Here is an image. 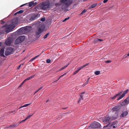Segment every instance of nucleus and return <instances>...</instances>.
I'll list each match as a JSON object with an SVG mask.
<instances>
[{"mask_svg":"<svg viewBox=\"0 0 129 129\" xmlns=\"http://www.w3.org/2000/svg\"><path fill=\"white\" fill-rule=\"evenodd\" d=\"M116 115L113 116L112 117H111L110 118L108 117H106L103 119V121L105 123H108V124L106 126H104V127H106L108 126L110 123L111 121L116 118L117 117V113H115Z\"/></svg>","mask_w":129,"mask_h":129,"instance_id":"obj_1","label":"nucleus"},{"mask_svg":"<svg viewBox=\"0 0 129 129\" xmlns=\"http://www.w3.org/2000/svg\"><path fill=\"white\" fill-rule=\"evenodd\" d=\"M3 27H6V32L7 33H8L11 31L15 28V26L13 23L10 24L8 25L6 23Z\"/></svg>","mask_w":129,"mask_h":129,"instance_id":"obj_2","label":"nucleus"},{"mask_svg":"<svg viewBox=\"0 0 129 129\" xmlns=\"http://www.w3.org/2000/svg\"><path fill=\"white\" fill-rule=\"evenodd\" d=\"M51 6V4L49 2H46L43 3L41 5V8L42 9L45 10Z\"/></svg>","mask_w":129,"mask_h":129,"instance_id":"obj_3","label":"nucleus"},{"mask_svg":"<svg viewBox=\"0 0 129 129\" xmlns=\"http://www.w3.org/2000/svg\"><path fill=\"white\" fill-rule=\"evenodd\" d=\"M60 2L62 3H64L62 6V9H66L70 5V0H60Z\"/></svg>","mask_w":129,"mask_h":129,"instance_id":"obj_4","label":"nucleus"},{"mask_svg":"<svg viewBox=\"0 0 129 129\" xmlns=\"http://www.w3.org/2000/svg\"><path fill=\"white\" fill-rule=\"evenodd\" d=\"M101 126V124L100 123L94 121L90 124V126L92 128H96L100 127Z\"/></svg>","mask_w":129,"mask_h":129,"instance_id":"obj_5","label":"nucleus"},{"mask_svg":"<svg viewBox=\"0 0 129 129\" xmlns=\"http://www.w3.org/2000/svg\"><path fill=\"white\" fill-rule=\"evenodd\" d=\"M31 29V27L30 26H27L20 28L19 30L24 31L26 32H29Z\"/></svg>","mask_w":129,"mask_h":129,"instance_id":"obj_6","label":"nucleus"},{"mask_svg":"<svg viewBox=\"0 0 129 129\" xmlns=\"http://www.w3.org/2000/svg\"><path fill=\"white\" fill-rule=\"evenodd\" d=\"M13 50V49L12 48H7L6 50L5 54L7 56L11 54H12V52Z\"/></svg>","mask_w":129,"mask_h":129,"instance_id":"obj_7","label":"nucleus"},{"mask_svg":"<svg viewBox=\"0 0 129 129\" xmlns=\"http://www.w3.org/2000/svg\"><path fill=\"white\" fill-rule=\"evenodd\" d=\"M80 96V98L79 99V100L78 101L79 103L83 100L84 98L86 97L87 96V94L85 92H84L81 93Z\"/></svg>","mask_w":129,"mask_h":129,"instance_id":"obj_8","label":"nucleus"},{"mask_svg":"<svg viewBox=\"0 0 129 129\" xmlns=\"http://www.w3.org/2000/svg\"><path fill=\"white\" fill-rule=\"evenodd\" d=\"M44 28L42 26V25L40 26V27L38 28V30L36 31V34L37 35H39L44 30Z\"/></svg>","mask_w":129,"mask_h":129,"instance_id":"obj_9","label":"nucleus"},{"mask_svg":"<svg viewBox=\"0 0 129 129\" xmlns=\"http://www.w3.org/2000/svg\"><path fill=\"white\" fill-rule=\"evenodd\" d=\"M12 42V41L11 38H9L6 41L5 43L6 45H9L11 44Z\"/></svg>","mask_w":129,"mask_h":129,"instance_id":"obj_10","label":"nucleus"},{"mask_svg":"<svg viewBox=\"0 0 129 129\" xmlns=\"http://www.w3.org/2000/svg\"><path fill=\"white\" fill-rule=\"evenodd\" d=\"M128 89H127V90H126L124 91V92L122 93V95H121L117 99V100H120V99H121L122 98H123L125 95V94H126L127 93V92H128Z\"/></svg>","mask_w":129,"mask_h":129,"instance_id":"obj_11","label":"nucleus"},{"mask_svg":"<svg viewBox=\"0 0 129 129\" xmlns=\"http://www.w3.org/2000/svg\"><path fill=\"white\" fill-rule=\"evenodd\" d=\"M112 111L113 113H115V115L114 116L116 115L115 113H117V117L118 116V112H117V107H113L112 109Z\"/></svg>","mask_w":129,"mask_h":129,"instance_id":"obj_12","label":"nucleus"},{"mask_svg":"<svg viewBox=\"0 0 129 129\" xmlns=\"http://www.w3.org/2000/svg\"><path fill=\"white\" fill-rule=\"evenodd\" d=\"M25 38V37L24 36H21L18 37V39L21 42H23Z\"/></svg>","mask_w":129,"mask_h":129,"instance_id":"obj_13","label":"nucleus"},{"mask_svg":"<svg viewBox=\"0 0 129 129\" xmlns=\"http://www.w3.org/2000/svg\"><path fill=\"white\" fill-rule=\"evenodd\" d=\"M4 48H2L0 50V55L2 56H4Z\"/></svg>","mask_w":129,"mask_h":129,"instance_id":"obj_14","label":"nucleus"},{"mask_svg":"<svg viewBox=\"0 0 129 129\" xmlns=\"http://www.w3.org/2000/svg\"><path fill=\"white\" fill-rule=\"evenodd\" d=\"M128 114V112H127L125 111L124 112H123L120 115V117H124L126 115H127Z\"/></svg>","mask_w":129,"mask_h":129,"instance_id":"obj_15","label":"nucleus"},{"mask_svg":"<svg viewBox=\"0 0 129 129\" xmlns=\"http://www.w3.org/2000/svg\"><path fill=\"white\" fill-rule=\"evenodd\" d=\"M19 40L18 39V37L16 39L15 42V44H17L20 43L21 42H20Z\"/></svg>","mask_w":129,"mask_h":129,"instance_id":"obj_16","label":"nucleus"},{"mask_svg":"<svg viewBox=\"0 0 129 129\" xmlns=\"http://www.w3.org/2000/svg\"><path fill=\"white\" fill-rule=\"evenodd\" d=\"M82 68H81V67H80L73 74L74 75H75L77 74L78 72Z\"/></svg>","mask_w":129,"mask_h":129,"instance_id":"obj_17","label":"nucleus"},{"mask_svg":"<svg viewBox=\"0 0 129 129\" xmlns=\"http://www.w3.org/2000/svg\"><path fill=\"white\" fill-rule=\"evenodd\" d=\"M30 104V103L27 104H25L24 105H23V106H22L20 107L19 108V109H21L22 108H23V107H26L28 106Z\"/></svg>","mask_w":129,"mask_h":129,"instance_id":"obj_18","label":"nucleus"},{"mask_svg":"<svg viewBox=\"0 0 129 129\" xmlns=\"http://www.w3.org/2000/svg\"><path fill=\"white\" fill-rule=\"evenodd\" d=\"M35 5V4H34V3L33 2H31L29 3V6L30 7H32V6H34Z\"/></svg>","mask_w":129,"mask_h":129,"instance_id":"obj_19","label":"nucleus"},{"mask_svg":"<svg viewBox=\"0 0 129 129\" xmlns=\"http://www.w3.org/2000/svg\"><path fill=\"white\" fill-rule=\"evenodd\" d=\"M97 4H93V5H92L89 8V9H92L94 7H95L96 5H97Z\"/></svg>","mask_w":129,"mask_h":129,"instance_id":"obj_20","label":"nucleus"},{"mask_svg":"<svg viewBox=\"0 0 129 129\" xmlns=\"http://www.w3.org/2000/svg\"><path fill=\"white\" fill-rule=\"evenodd\" d=\"M34 76H35V75H34L32 76H31L29 77H28V78H27L26 79V80H30L31 79H32L34 77Z\"/></svg>","mask_w":129,"mask_h":129,"instance_id":"obj_21","label":"nucleus"},{"mask_svg":"<svg viewBox=\"0 0 129 129\" xmlns=\"http://www.w3.org/2000/svg\"><path fill=\"white\" fill-rule=\"evenodd\" d=\"M124 102L126 103L127 104L129 103V98H127L126 99L124 100Z\"/></svg>","mask_w":129,"mask_h":129,"instance_id":"obj_22","label":"nucleus"},{"mask_svg":"<svg viewBox=\"0 0 129 129\" xmlns=\"http://www.w3.org/2000/svg\"><path fill=\"white\" fill-rule=\"evenodd\" d=\"M69 64H68L67 65H65V66H63V67L61 68L60 69V71H61L64 69H65V68H66V67H67Z\"/></svg>","mask_w":129,"mask_h":129,"instance_id":"obj_23","label":"nucleus"},{"mask_svg":"<svg viewBox=\"0 0 129 129\" xmlns=\"http://www.w3.org/2000/svg\"><path fill=\"white\" fill-rule=\"evenodd\" d=\"M103 41V40L102 39H95L94 41L95 42H97V41L101 42Z\"/></svg>","mask_w":129,"mask_h":129,"instance_id":"obj_24","label":"nucleus"},{"mask_svg":"<svg viewBox=\"0 0 129 129\" xmlns=\"http://www.w3.org/2000/svg\"><path fill=\"white\" fill-rule=\"evenodd\" d=\"M49 34V33L47 34L44 36L43 38L44 39H46L47 37Z\"/></svg>","mask_w":129,"mask_h":129,"instance_id":"obj_25","label":"nucleus"},{"mask_svg":"<svg viewBox=\"0 0 129 129\" xmlns=\"http://www.w3.org/2000/svg\"><path fill=\"white\" fill-rule=\"evenodd\" d=\"M127 104L126 103L124 102V101L121 103V104L123 106H125Z\"/></svg>","mask_w":129,"mask_h":129,"instance_id":"obj_26","label":"nucleus"},{"mask_svg":"<svg viewBox=\"0 0 129 129\" xmlns=\"http://www.w3.org/2000/svg\"><path fill=\"white\" fill-rule=\"evenodd\" d=\"M100 73V72L99 71H96L95 72V74L96 75H99Z\"/></svg>","mask_w":129,"mask_h":129,"instance_id":"obj_27","label":"nucleus"},{"mask_svg":"<svg viewBox=\"0 0 129 129\" xmlns=\"http://www.w3.org/2000/svg\"><path fill=\"white\" fill-rule=\"evenodd\" d=\"M88 64H89V63H87L86 64H84V65H83V66L81 67V68L83 69L84 67L87 66Z\"/></svg>","mask_w":129,"mask_h":129,"instance_id":"obj_28","label":"nucleus"},{"mask_svg":"<svg viewBox=\"0 0 129 129\" xmlns=\"http://www.w3.org/2000/svg\"><path fill=\"white\" fill-rule=\"evenodd\" d=\"M24 12V11L23 10H20L17 12L18 14H21L23 13Z\"/></svg>","mask_w":129,"mask_h":129,"instance_id":"obj_29","label":"nucleus"},{"mask_svg":"<svg viewBox=\"0 0 129 129\" xmlns=\"http://www.w3.org/2000/svg\"><path fill=\"white\" fill-rule=\"evenodd\" d=\"M86 11V10L84 9V10H83L82 12L81 13V15H82L83 14H84V13H85Z\"/></svg>","mask_w":129,"mask_h":129,"instance_id":"obj_30","label":"nucleus"},{"mask_svg":"<svg viewBox=\"0 0 129 129\" xmlns=\"http://www.w3.org/2000/svg\"><path fill=\"white\" fill-rule=\"evenodd\" d=\"M45 17L42 18L40 19V21H44L45 20Z\"/></svg>","mask_w":129,"mask_h":129,"instance_id":"obj_31","label":"nucleus"},{"mask_svg":"<svg viewBox=\"0 0 129 129\" xmlns=\"http://www.w3.org/2000/svg\"><path fill=\"white\" fill-rule=\"evenodd\" d=\"M118 96L117 94H116L114 96V97H113L112 98V99L113 100H114L115 98L117 97Z\"/></svg>","mask_w":129,"mask_h":129,"instance_id":"obj_32","label":"nucleus"},{"mask_svg":"<svg viewBox=\"0 0 129 129\" xmlns=\"http://www.w3.org/2000/svg\"><path fill=\"white\" fill-rule=\"evenodd\" d=\"M46 62L48 63H50L51 62L50 60L49 59H48L46 60Z\"/></svg>","mask_w":129,"mask_h":129,"instance_id":"obj_33","label":"nucleus"},{"mask_svg":"<svg viewBox=\"0 0 129 129\" xmlns=\"http://www.w3.org/2000/svg\"><path fill=\"white\" fill-rule=\"evenodd\" d=\"M33 115V114L31 115H28L27 116L26 118L27 119L28 118H30L31 116H32Z\"/></svg>","mask_w":129,"mask_h":129,"instance_id":"obj_34","label":"nucleus"},{"mask_svg":"<svg viewBox=\"0 0 129 129\" xmlns=\"http://www.w3.org/2000/svg\"><path fill=\"white\" fill-rule=\"evenodd\" d=\"M69 18H70L69 17H68V18H65L64 20H63L62 21L63 22H65V21L67 20Z\"/></svg>","mask_w":129,"mask_h":129,"instance_id":"obj_35","label":"nucleus"},{"mask_svg":"<svg viewBox=\"0 0 129 129\" xmlns=\"http://www.w3.org/2000/svg\"><path fill=\"white\" fill-rule=\"evenodd\" d=\"M24 64V63H22L17 68V69H19L21 67V66L22 65H23Z\"/></svg>","mask_w":129,"mask_h":129,"instance_id":"obj_36","label":"nucleus"},{"mask_svg":"<svg viewBox=\"0 0 129 129\" xmlns=\"http://www.w3.org/2000/svg\"><path fill=\"white\" fill-rule=\"evenodd\" d=\"M26 120H27V119H26V118L25 119L23 120H22L19 123H21L22 122H24Z\"/></svg>","mask_w":129,"mask_h":129,"instance_id":"obj_37","label":"nucleus"},{"mask_svg":"<svg viewBox=\"0 0 129 129\" xmlns=\"http://www.w3.org/2000/svg\"><path fill=\"white\" fill-rule=\"evenodd\" d=\"M122 91L118 93V94H116L118 96H119L121 94V93H122Z\"/></svg>","mask_w":129,"mask_h":129,"instance_id":"obj_38","label":"nucleus"},{"mask_svg":"<svg viewBox=\"0 0 129 129\" xmlns=\"http://www.w3.org/2000/svg\"><path fill=\"white\" fill-rule=\"evenodd\" d=\"M43 88V87H40V88H39L37 90V91L38 92L41 89Z\"/></svg>","mask_w":129,"mask_h":129,"instance_id":"obj_39","label":"nucleus"},{"mask_svg":"<svg viewBox=\"0 0 129 129\" xmlns=\"http://www.w3.org/2000/svg\"><path fill=\"white\" fill-rule=\"evenodd\" d=\"M40 55H38L37 56H35V57H34L33 58L34 59H36V58H37L38 57V56H39Z\"/></svg>","mask_w":129,"mask_h":129,"instance_id":"obj_40","label":"nucleus"},{"mask_svg":"<svg viewBox=\"0 0 129 129\" xmlns=\"http://www.w3.org/2000/svg\"><path fill=\"white\" fill-rule=\"evenodd\" d=\"M1 24H4L5 23V22L4 21H3L2 20L1 21Z\"/></svg>","mask_w":129,"mask_h":129,"instance_id":"obj_41","label":"nucleus"},{"mask_svg":"<svg viewBox=\"0 0 129 129\" xmlns=\"http://www.w3.org/2000/svg\"><path fill=\"white\" fill-rule=\"evenodd\" d=\"M111 61L110 60H108L105 61L106 63H109Z\"/></svg>","mask_w":129,"mask_h":129,"instance_id":"obj_42","label":"nucleus"},{"mask_svg":"<svg viewBox=\"0 0 129 129\" xmlns=\"http://www.w3.org/2000/svg\"><path fill=\"white\" fill-rule=\"evenodd\" d=\"M89 79H90V78H89L87 79V81L86 82V84H87V83H88V81H89Z\"/></svg>","mask_w":129,"mask_h":129,"instance_id":"obj_43","label":"nucleus"},{"mask_svg":"<svg viewBox=\"0 0 129 129\" xmlns=\"http://www.w3.org/2000/svg\"><path fill=\"white\" fill-rule=\"evenodd\" d=\"M108 1V0H104L103 2L104 3H106Z\"/></svg>","mask_w":129,"mask_h":129,"instance_id":"obj_44","label":"nucleus"},{"mask_svg":"<svg viewBox=\"0 0 129 129\" xmlns=\"http://www.w3.org/2000/svg\"><path fill=\"white\" fill-rule=\"evenodd\" d=\"M34 59H33V58L31 59L30 60V61H29V62H31L32 61H33V60Z\"/></svg>","mask_w":129,"mask_h":129,"instance_id":"obj_45","label":"nucleus"},{"mask_svg":"<svg viewBox=\"0 0 129 129\" xmlns=\"http://www.w3.org/2000/svg\"><path fill=\"white\" fill-rule=\"evenodd\" d=\"M59 5H60L59 3H57V4H55V5L56 6H57Z\"/></svg>","mask_w":129,"mask_h":129,"instance_id":"obj_46","label":"nucleus"},{"mask_svg":"<svg viewBox=\"0 0 129 129\" xmlns=\"http://www.w3.org/2000/svg\"><path fill=\"white\" fill-rule=\"evenodd\" d=\"M11 127H15L16 126L14 125H11Z\"/></svg>","mask_w":129,"mask_h":129,"instance_id":"obj_47","label":"nucleus"},{"mask_svg":"<svg viewBox=\"0 0 129 129\" xmlns=\"http://www.w3.org/2000/svg\"><path fill=\"white\" fill-rule=\"evenodd\" d=\"M25 5V4H23V5H21L20 6V7H23V6H24V5Z\"/></svg>","mask_w":129,"mask_h":129,"instance_id":"obj_48","label":"nucleus"},{"mask_svg":"<svg viewBox=\"0 0 129 129\" xmlns=\"http://www.w3.org/2000/svg\"><path fill=\"white\" fill-rule=\"evenodd\" d=\"M2 45V43L1 42H0V47Z\"/></svg>","mask_w":129,"mask_h":129,"instance_id":"obj_49","label":"nucleus"},{"mask_svg":"<svg viewBox=\"0 0 129 129\" xmlns=\"http://www.w3.org/2000/svg\"><path fill=\"white\" fill-rule=\"evenodd\" d=\"M18 14V13H17V12H16V13H15L14 14L15 15H16L17 14Z\"/></svg>","mask_w":129,"mask_h":129,"instance_id":"obj_50","label":"nucleus"},{"mask_svg":"<svg viewBox=\"0 0 129 129\" xmlns=\"http://www.w3.org/2000/svg\"><path fill=\"white\" fill-rule=\"evenodd\" d=\"M60 78V77H59L58 78V79H57V80H56V81H54V82H56V81H58V80H59V79Z\"/></svg>","mask_w":129,"mask_h":129,"instance_id":"obj_51","label":"nucleus"},{"mask_svg":"<svg viewBox=\"0 0 129 129\" xmlns=\"http://www.w3.org/2000/svg\"><path fill=\"white\" fill-rule=\"evenodd\" d=\"M22 84H21V85H20L19 86V87H21V86H22Z\"/></svg>","mask_w":129,"mask_h":129,"instance_id":"obj_52","label":"nucleus"},{"mask_svg":"<svg viewBox=\"0 0 129 129\" xmlns=\"http://www.w3.org/2000/svg\"><path fill=\"white\" fill-rule=\"evenodd\" d=\"M38 92L37 91H36L34 93V94H35L36 93Z\"/></svg>","mask_w":129,"mask_h":129,"instance_id":"obj_53","label":"nucleus"},{"mask_svg":"<svg viewBox=\"0 0 129 129\" xmlns=\"http://www.w3.org/2000/svg\"><path fill=\"white\" fill-rule=\"evenodd\" d=\"M38 92L37 91H36L34 93V94H35L36 93Z\"/></svg>","mask_w":129,"mask_h":129,"instance_id":"obj_54","label":"nucleus"},{"mask_svg":"<svg viewBox=\"0 0 129 129\" xmlns=\"http://www.w3.org/2000/svg\"><path fill=\"white\" fill-rule=\"evenodd\" d=\"M66 74V73H65L64 74H63L62 75H63V76L64 75H65Z\"/></svg>","mask_w":129,"mask_h":129,"instance_id":"obj_55","label":"nucleus"},{"mask_svg":"<svg viewBox=\"0 0 129 129\" xmlns=\"http://www.w3.org/2000/svg\"><path fill=\"white\" fill-rule=\"evenodd\" d=\"M37 4V3L36 2H35V3H34V4H35V5H36V4Z\"/></svg>","mask_w":129,"mask_h":129,"instance_id":"obj_56","label":"nucleus"},{"mask_svg":"<svg viewBox=\"0 0 129 129\" xmlns=\"http://www.w3.org/2000/svg\"><path fill=\"white\" fill-rule=\"evenodd\" d=\"M27 81V80H26V79L24 80L23 81V82H25L26 81Z\"/></svg>","mask_w":129,"mask_h":129,"instance_id":"obj_57","label":"nucleus"},{"mask_svg":"<svg viewBox=\"0 0 129 129\" xmlns=\"http://www.w3.org/2000/svg\"><path fill=\"white\" fill-rule=\"evenodd\" d=\"M113 128H115V126H113Z\"/></svg>","mask_w":129,"mask_h":129,"instance_id":"obj_58","label":"nucleus"},{"mask_svg":"<svg viewBox=\"0 0 129 129\" xmlns=\"http://www.w3.org/2000/svg\"><path fill=\"white\" fill-rule=\"evenodd\" d=\"M63 75H61L60 77V78H61V77H63Z\"/></svg>","mask_w":129,"mask_h":129,"instance_id":"obj_59","label":"nucleus"},{"mask_svg":"<svg viewBox=\"0 0 129 129\" xmlns=\"http://www.w3.org/2000/svg\"><path fill=\"white\" fill-rule=\"evenodd\" d=\"M127 56H129V53L127 54Z\"/></svg>","mask_w":129,"mask_h":129,"instance_id":"obj_60","label":"nucleus"},{"mask_svg":"<svg viewBox=\"0 0 129 129\" xmlns=\"http://www.w3.org/2000/svg\"><path fill=\"white\" fill-rule=\"evenodd\" d=\"M48 101H49V100H47V101H46V103H47V102H48Z\"/></svg>","mask_w":129,"mask_h":129,"instance_id":"obj_61","label":"nucleus"},{"mask_svg":"<svg viewBox=\"0 0 129 129\" xmlns=\"http://www.w3.org/2000/svg\"><path fill=\"white\" fill-rule=\"evenodd\" d=\"M67 108H63L62 109H66Z\"/></svg>","mask_w":129,"mask_h":129,"instance_id":"obj_62","label":"nucleus"},{"mask_svg":"<svg viewBox=\"0 0 129 129\" xmlns=\"http://www.w3.org/2000/svg\"><path fill=\"white\" fill-rule=\"evenodd\" d=\"M85 95H86V94H83V95H84V96H85Z\"/></svg>","mask_w":129,"mask_h":129,"instance_id":"obj_63","label":"nucleus"},{"mask_svg":"<svg viewBox=\"0 0 129 129\" xmlns=\"http://www.w3.org/2000/svg\"><path fill=\"white\" fill-rule=\"evenodd\" d=\"M115 122H114L113 123V124H115Z\"/></svg>","mask_w":129,"mask_h":129,"instance_id":"obj_64","label":"nucleus"}]
</instances>
